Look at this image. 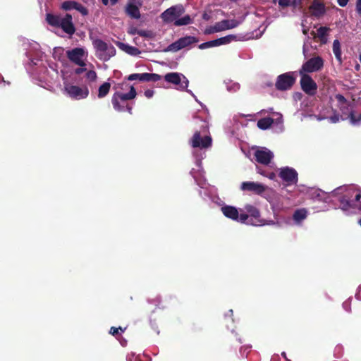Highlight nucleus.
<instances>
[{
  "label": "nucleus",
  "mask_w": 361,
  "mask_h": 361,
  "mask_svg": "<svg viewBox=\"0 0 361 361\" xmlns=\"http://www.w3.org/2000/svg\"><path fill=\"white\" fill-rule=\"evenodd\" d=\"M59 27H61L66 33L68 35L73 34L75 27L72 23V16L69 14H66L64 17H61Z\"/></svg>",
  "instance_id": "nucleus-22"
},
{
  "label": "nucleus",
  "mask_w": 361,
  "mask_h": 361,
  "mask_svg": "<svg viewBox=\"0 0 361 361\" xmlns=\"http://www.w3.org/2000/svg\"><path fill=\"white\" fill-rule=\"evenodd\" d=\"M359 59H360V61L361 62V54L360 55Z\"/></svg>",
  "instance_id": "nucleus-64"
},
{
  "label": "nucleus",
  "mask_w": 361,
  "mask_h": 361,
  "mask_svg": "<svg viewBox=\"0 0 361 361\" xmlns=\"http://www.w3.org/2000/svg\"><path fill=\"white\" fill-rule=\"evenodd\" d=\"M332 49H333V52L335 55L336 59L338 61L339 63H341V61H342L341 47V43L338 39H335L334 41Z\"/></svg>",
  "instance_id": "nucleus-30"
},
{
  "label": "nucleus",
  "mask_w": 361,
  "mask_h": 361,
  "mask_svg": "<svg viewBox=\"0 0 361 361\" xmlns=\"http://www.w3.org/2000/svg\"><path fill=\"white\" fill-rule=\"evenodd\" d=\"M334 190L330 193H327L323 190L315 189L312 190L311 192L312 198L314 200L322 201L324 202H330L331 201V197H336L338 201L340 202V195L334 194V192L336 190Z\"/></svg>",
  "instance_id": "nucleus-21"
},
{
  "label": "nucleus",
  "mask_w": 361,
  "mask_h": 361,
  "mask_svg": "<svg viewBox=\"0 0 361 361\" xmlns=\"http://www.w3.org/2000/svg\"><path fill=\"white\" fill-rule=\"evenodd\" d=\"M198 39L193 36H185L171 44L169 46V50L171 51H178L182 49L186 48L192 44L198 42Z\"/></svg>",
  "instance_id": "nucleus-17"
},
{
  "label": "nucleus",
  "mask_w": 361,
  "mask_h": 361,
  "mask_svg": "<svg viewBox=\"0 0 361 361\" xmlns=\"http://www.w3.org/2000/svg\"><path fill=\"white\" fill-rule=\"evenodd\" d=\"M348 1L349 0H337L338 4L341 7L345 6L348 4Z\"/></svg>",
  "instance_id": "nucleus-51"
},
{
  "label": "nucleus",
  "mask_w": 361,
  "mask_h": 361,
  "mask_svg": "<svg viewBox=\"0 0 361 361\" xmlns=\"http://www.w3.org/2000/svg\"><path fill=\"white\" fill-rule=\"evenodd\" d=\"M327 27H320L317 30L316 37L319 39L321 43L326 44L327 42V35L329 31Z\"/></svg>",
  "instance_id": "nucleus-27"
},
{
  "label": "nucleus",
  "mask_w": 361,
  "mask_h": 361,
  "mask_svg": "<svg viewBox=\"0 0 361 361\" xmlns=\"http://www.w3.org/2000/svg\"><path fill=\"white\" fill-rule=\"evenodd\" d=\"M189 145L193 149L192 154L196 159L197 169H192L190 174L193 176L197 184L202 188L206 186L204 178V172L202 168L201 161L205 157V151L212 147V139L209 135L200 131H195L191 138L189 140Z\"/></svg>",
  "instance_id": "nucleus-3"
},
{
  "label": "nucleus",
  "mask_w": 361,
  "mask_h": 361,
  "mask_svg": "<svg viewBox=\"0 0 361 361\" xmlns=\"http://www.w3.org/2000/svg\"><path fill=\"white\" fill-rule=\"evenodd\" d=\"M137 35L144 37L145 38L151 39L153 37L152 32L146 30H139L137 31Z\"/></svg>",
  "instance_id": "nucleus-42"
},
{
  "label": "nucleus",
  "mask_w": 361,
  "mask_h": 361,
  "mask_svg": "<svg viewBox=\"0 0 361 361\" xmlns=\"http://www.w3.org/2000/svg\"><path fill=\"white\" fill-rule=\"evenodd\" d=\"M138 30L136 29V28H132L130 29V30L129 31V33L131 34V35H137V31Z\"/></svg>",
  "instance_id": "nucleus-53"
},
{
  "label": "nucleus",
  "mask_w": 361,
  "mask_h": 361,
  "mask_svg": "<svg viewBox=\"0 0 361 361\" xmlns=\"http://www.w3.org/2000/svg\"><path fill=\"white\" fill-rule=\"evenodd\" d=\"M118 45L120 49L131 56H137L140 54V51L135 47L130 46L121 42H119Z\"/></svg>",
  "instance_id": "nucleus-26"
},
{
  "label": "nucleus",
  "mask_w": 361,
  "mask_h": 361,
  "mask_svg": "<svg viewBox=\"0 0 361 361\" xmlns=\"http://www.w3.org/2000/svg\"><path fill=\"white\" fill-rule=\"evenodd\" d=\"M237 39V37L234 35H228L227 36L220 37L216 39V46L227 44Z\"/></svg>",
  "instance_id": "nucleus-33"
},
{
  "label": "nucleus",
  "mask_w": 361,
  "mask_h": 361,
  "mask_svg": "<svg viewBox=\"0 0 361 361\" xmlns=\"http://www.w3.org/2000/svg\"><path fill=\"white\" fill-rule=\"evenodd\" d=\"M301 75L300 85L302 90L309 95H314L316 93L317 85L312 78L303 73Z\"/></svg>",
  "instance_id": "nucleus-19"
},
{
  "label": "nucleus",
  "mask_w": 361,
  "mask_h": 361,
  "mask_svg": "<svg viewBox=\"0 0 361 361\" xmlns=\"http://www.w3.org/2000/svg\"><path fill=\"white\" fill-rule=\"evenodd\" d=\"M118 0H110V2L112 5L116 4Z\"/></svg>",
  "instance_id": "nucleus-56"
},
{
  "label": "nucleus",
  "mask_w": 361,
  "mask_h": 361,
  "mask_svg": "<svg viewBox=\"0 0 361 361\" xmlns=\"http://www.w3.org/2000/svg\"><path fill=\"white\" fill-rule=\"evenodd\" d=\"M242 20H238L235 19L231 20H223L221 21L217 22V30L224 31L226 30H230L238 27L241 23Z\"/></svg>",
  "instance_id": "nucleus-23"
},
{
  "label": "nucleus",
  "mask_w": 361,
  "mask_h": 361,
  "mask_svg": "<svg viewBox=\"0 0 361 361\" xmlns=\"http://www.w3.org/2000/svg\"><path fill=\"white\" fill-rule=\"evenodd\" d=\"M279 176L286 185H295L298 183V172L292 167L285 166L279 169Z\"/></svg>",
  "instance_id": "nucleus-14"
},
{
  "label": "nucleus",
  "mask_w": 361,
  "mask_h": 361,
  "mask_svg": "<svg viewBox=\"0 0 361 361\" xmlns=\"http://www.w3.org/2000/svg\"><path fill=\"white\" fill-rule=\"evenodd\" d=\"M191 23H192V19L189 15H185L182 18L178 17V20L174 22L176 26L187 25Z\"/></svg>",
  "instance_id": "nucleus-35"
},
{
  "label": "nucleus",
  "mask_w": 361,
  "mask_h": 361,
  "mask_svg": "<svg viewBox=\"0 0 361 361\" xmlns=\"http://www.w3.org/2000/svg\"><path fill=\"white\" fill-rule=\"evenodd\" d=\"M295 80V73L288 72L278 76L276 87L279 90H286L292 87Z\"/></svg>",
  "instance_id": "nucleus-16"
},
{
  "label": "nucleus",
  "mask_w": 361,
  "mask_h": 361,
  "mask_svg": "<svg viewBox=\"0 0 361 361\" xmlns=\"http://www.w3.org/2000/svg\"><path fill=\"white\" fill-rule=\"evenodd\" d=\"M308 216L309 211L307 209L304 207L296 209L288 224L290 226L302 227Z\"/></svg>",
  "instance_id": "nucleus-15"
},
{
  "label": "nucleus",
  "mask_w": 361,
  "mask_h": 361,
  "mask_svg": "<svg viewBox=\"0 0 361 361\" xmlns=\"http://www.w3.org/2000/svg\"><path fill=\"white\" fill-rule=\"evenodd\" d=\"M224 84L226 87V90L231 93H235L238 92L240 87L239 83L228 79L225 80L224 81Z\"/></svg>",
  "instance_id": "nucleus-28"
},
{
  "label": "nucleus",
  "mask_w": 361,
  "mask_h": 361,
  "mask_svg": "<svg viewBox=\"0 0 361 361\" xmlns=\"http://www.w3.org/2000/svg\"><path fill=\"white\" fill-rule=\"evenodd\" d=\"M39 44L34 42L27 52V72L38 81V85L47 90H52L60 86L59 74L56 63L49 62L47 56L39 49Z\"/></svg>",
  "instance_id": "nucleus-1"
},
{
  "label": "nucleus",
  "mask_w": 361,
  "mask_h": 361,
  "mask_svg": "<svg viewBox=\"0 0 361 361\" xmlns=\"http://www.w3.org/2000/svg\"><path fill=\"white\" fill-rule=\"evenodd\" d=\"M164 78L167 82L174 85L177 90H186L202 105L192 92L188 89L189 81L183 74L176 72L169 73Z\"/></svg>",
  "instance_id": "nucleus-9"
},
{
  "label": "nucleus",
  "mask_w": 361,
  "mask_h": 361,
  "mask_svg": "<svg viewBox=\"0 0 361 361\" xmlns=\"http://www.w3.org/2000/svg\"><path fill=\"white\" fill-rule=\"evenodd\" d=\"M85 73V78L86 80V82L87 83V86L90 87H92L93 84L97 81V74L95 72V71L92 68V65L89 63L87 65V70L84 71Z\"/></svg>",
  "instance_id": "nucleus-24"
},
{
  "label": "nucleus",
  "mask_w": 361,
  "mask_h": 361,
  "mask_svg": "<svg viewBox=\"0 0 361 361\" xmlns=\"http://www.w3.org/2000/svg\"><path fill=\"white\" fill-rule=\"evenodd\" d=\"M146 78V73H133L130 74L128 77V80L133 81L138 80L140 81H145Z\"/></svg>",
  "instance_id": "nucleus-38"
},
{
  "label": "nucleus",
  "mask_w": 361,
  "mask_h": 361,
  "mask_svg": "<svg viewBox=\"0 0 361 361\" xmlns=\"http://www.w3.org/2000/svg\"><path fill=\"white\" fill-rule=\"evenodd\" d=\"M221 211L226 217L242 224L247 222L249 217L247 214L243 213V210L240 209L239 212L233 206L224 205L221 207Z\"/></svg>",
  "instance_id": "nucleus-12"
},
{
  "label": "nucleus",
  "mask_w": 361,
  "mask_h": 361,
  "mask_svg": "<svg viewBox=\"0 0 361 361\" xmlns=\"http://www.w3.org/2000/svg\"><path fill=\"white\" fill-rule=\"evenodd\" d=\"M116 91H122V92H129V90H121V89H114Z\"/></svg>",
  "instance_id": "nucleus-54"
},
{
  "label": "nucleus",
  "mask_w": 361,
  "mask_h": 361,
  "mask_svg": "<svg viewBox=\"0 0 361 361\" xmlns=\"http://www.w3.org/2000/svg\"><path fill=\"white\" fill-rule=\"evenodd\" d=\"M145 81H158L161 80V75L156 73H146Z\"/></svg>",
  "instance_id": "nucleus-41"
},
{
  "label": "nucleus",
  "mask_w": 361,
  "mask_h": 361,
  "mask_svg": "<svg viewBox=\"0 0 361 361\" xmlns=\"http://www.w3.org/2000/svg\"><path fill=\"white\" fill-rule=\"evenodd\" d=\"M125 329H122L121 327L116 328V327H111L110 329L109 333L114 336L118 334V331L120 330L121 332H123L125 331Z\"/></svg>",
  "instance_id": "nucleus-45"
},
{
  "label": "nucleus",
  "mask_w": 361,
  "mask_h": 361,
  "mask_svg": "<svg viewBox=\"0 0 361 361\" xmlns=\"http://www.w3.org/2000/svg\"><path fill=\"white\" fill-rule=\"evenodd\" d=\"M240 189L243 191H249L255 195H260L266 198L274 207H279L275 204L270 194L274 193L273 189L262 183L253 181L243 182L240 185Z\"/></svg>",
  "instance_id": "nucleus-7"
},
{
  "label": "nucleus",
  "mask_w": 361,
  "mask_h": 361,
  "mask_svg": "<svg viewBox=\"0 0 361 361\" xmlns=\"http://www.w3.org/2000/svg\"><path fill=\"white\" fill-rule=\"evenodd\" d=\"M102 1L104 5H107L109 3V0H102Z\"/></svg>",
  "instance_id": "nucleus-59"
},
{
  "label": "nucleus",
  "mask_w": 361,
  "mask_h": 361,
  "mask_svg": "<svg viewBox=\"0 0 361 361\" xmlns=\"http://www.w3.org/2000/svg\"><path fill=\"white\" fill-rule=\"evenodd\" d=\"M144 94L145 96L147 97V98H152L154 94V91L152 90H147L145 91L144 92Z\"/></svg>",
  "instance_id": "nucleus-46"
},
{
  "label": "nucleus",
  "mask_w": 361,
  "mask_h": 361,
  "mask_svg": "<svg viewBox=\"0 0 361 361\" xmlns=\"http://www.w3.org/2000/svg\"><path fill=\"white\" fill-rule=\"evenodd\" d=\"M350 301L348 300L343 303V307L346 311L350 310Z\"/></svg>",
  "instance_id": "nucleus-48"
},
{
  "label": "nucleus",
  "mask_w": 361,
  "mask_h": 361,
  "mask_svg": "<svg viewBox=\"0 0 361 361\" xmlns=\"http://www.w3.org/2000/svg\"><path fill=\"white\" fill-rule=\"evenodd\" d=\"M111 88V83L105 82L102 84L98 88L97 97L99 99L105 97L109 92Z\"/></svg>",
  "instance_id": "nucleus-29"
},
{
  "label": "nucleus",
  "mask_w": 361,
  "mask_h": 361,
  "mask_svg": "<svg viewBox=\"0 0 361 361\" xmlns=\"http://www.w3.org/2000/svg\"><path fill=\"white\" fill-rule=\"evenodd\" d=\"M306 51H307V50H306V45H305V44H304V45H303V54H304V55H305V54H306Z\"/></svg>",
  "instance_id": "nucleus-58"
},
{
  "label": "nucleus",
  "mask_w": 361,
  "mask_h": 361,
  "mask_svg": "<svg viewBox=\"0 0 361 361\" xmlns=\"http://www.w3.org/2000/svg\"><path fill=\"white\" fill-rule=\"evenodd\" d=\"M302 32L305 35H307V30L305 29H303Z\"/></svg>",
  "instance_id": "nucleus-61"
},
{
  "label": "nucleus",
  "mask_w": 361,
  "mask_h": 361,
  "mask_svg": "<svg viewBox=\"0 0 361 361\" xmlns=\"http://www.w3.org/2000/svg\"><path fill=\"white\" fill-rule=\"evenodd\" d=\"M276 118H275L276 123L277 124H282L283 123V117L281 114L276 113Z\"/></svg>",
  "instance_id": "nucleus-47"
},
{
  "label": "nucleus",
  "mask_w": 361,
  "mask_h": 361,
  "mask_svg": "<svg viewBox=\"0 0 361 361\" xmlns=\"http://www.w3.org/2000/svg\"><path fill=\"white\" fill-rule=\"evenodd\" d=\"M76 3L73 1H66L62 3L61 8L66 11L75 9Z\"/></svg>",
  "instance_id": "nucleus-39"
},
{
  "label": "nucleus",
  "mask_w": 361,
  "mask_h": 361,
  "mask_svg": "<svg viewBox=\"0 0 361 361\" xmlns=\"http://www.w3.org/2000/svg\"><path fill=\"white\" fill-rule=\"evenodd\" d=\"M281 355L286 360V361H290L288 360L287 358H286V353L285 352H283L281 353Z\"/></svg>",
  "instance_id": "nucleus-57"
},
{
  "label": "nucleus",
  "mask_w": 361,
  "mask_h": 361,
  "mask_svg": "<svg viewBox=\"0 0 361 361\" xmlns=\"http://www.w3.org/2000/svg\"><path fill=\"white\" fill-rule=\"evenodd\" d=\"M265 177L268 178L270 180H275L276 175L274 172L267 173V175H265Z\"/></svg>",
  "instance_id": "nucleus-50"
},
{
  "label": "nucleus",
  "mask_w": 361,
  "mask_h": 361,
  "mask_svg": "<svg viewBox=\"0 0 361 361\" xmlns=\"http://www.w3.org/2000/svg\"><path fill=\"white\" fill-rule=\"evenodd\" d=\"M330 106L322 107L315 117L318 121L328 120L331 123H336L341 120L350 119L353 126L361 123V114L356 115L353 106L341 94H336L330 99Z\"/></svg>",
  "instance_id": "nucleus-2"
},
{
  "label": "nucleus",
  "mask_w": 361,
  "mask_h": 361,
  "mask_svg": "<svg viewBox=\"0 0 361 361\" xmlns=\"http://www.w3.org/2000/svg\"><path fill=\"white\" fill-rule=\"evenodd\" d=\"M114 89L129 90V92L116 91L111 98V102L114 109L118 111H128L132 114V107L127 104L128 101L135 98L137 92L135 88L128 82L117 83L114 86Z\"/></svg>",
  "instance_id": "nucleus-5"
},
{
  "label": "nucleus",
  "mask_w": 361,
  "mask_h": 361,
  "mask_svg": "<svg viewBox=\"0 0 361 361\" xmlns=\"http://www.w3.org/2000/svg\"><path fill=\"white\" fill-rule=\"evenodd\" d=\"M93 45L96 49L97 56L102 61H106L116 54L114 47L101 39L94 40Z\"/></svg>",
  "instance_id": "nucleus-11"
},
{
  "label": "nucleus",
  "mask_w": 361,
  "mask_h": 361,
  "mask_svg": "<svg viewBox=\"0 0 361 361\" xmlns=\"http://www.w3.org/2000/svg\"><path fill=\"white\" fill-rule=\"evenodd\" d=\"M244 209L245 210V214L248 215V219L247 222L244 224L247 225H252L255 226H259L264 225H274L275 222L274 221H267L264 219H260L259 212L255 207L247 204L245 206Z\"/></svg>",
  "instance_id": "nucleus-10"
},
{
  "label": "nucleus",
  "mask_w": 361,
  "mask_h": 361,
  "mask_svg": "<svg viewBox=\"0 0 361 361\" xmlns=\"http://www.w3.org/2000/svg\"><path fill=\"white\" fill-rule=\"evenodd\" d=\"M334 194L340 195V209L347 215L361 212V188L357 185L338 187Z\"/></svg>",
  "instance_id": "nucleus-4"
},
{
  "label": "nucleus",
  "mask_w": 361,
  "mask_h": 361,
  "mask_svg": "<svg viewBox=\"0 0 361 361\" xmlns=\"http://www.w3.org/2000/svg\"><path fill=\"white\" fill-rule=\"evenodd\" d=\"M356 11L359 14V16H361V0H357Z\"/></svg>",
  "instance_id": "nucleus-49"
},
{
  "label": "nucleus",
  "mask_w": 361,
  "mask_h": 361,
  "mask_svg": "<svg viewBox=\"0 0 361 361\" xmlns=\"http://www.w3.org/2000/svg\"><path fill=\"white\" fill-rule=\"evenodd\" d=\"M126 11L129 16L134 18H140V11L136 6L129 4L126 8Z\"/></svg>",
  "instance_id": "nucleus-36"
},
{
  "label": "nucleus",
  "mask_w": 361,
  "mask_h": 361,
  "mask_svg": "<svg viewBox=\"0 0 361 361\" xmlns=\"http://www.w3.org/2000/svg\"><path fill=\"white\" fill-rule=\"evenodd\" d=\"M68 59L79 67L74 70L76 75H80L87 70L88 52L83 47H76L66 51Z\"/></svg>",
  "instance_id": "nucleus-6"
},
{
  "label": "nucleus",
  "mask_w": 361,
  "mask_h": 361,
  "mask_svg": "<svg viewBox=\"0 0 361 361\" xmlns=\"http://www.w3.org/2000/svg\"><path fill=\"white\" fill-rule=\"evenodd\" d=\"M53 58L59 61H63L65 60L64 49L62 47H54L52 52Z\"/></svg>",
  "instance_id": "nucleus-31"
},
{
  "label": "nucleus",
  "mask_w": 361,
  "mask_h": 361,
  "mask_svg": "<svg viewBox=\"0 0 361 361\" xmlns=\"http://www.w3.org/2000/svg\"><path fill=\"white\" fill-rule=\"evenodd\" d=\"M214 47H217L216 39L200 44L199 45V49H205Z\"/></svg>",
  "instance_id": "nucleus-40"
},
{
  "label": "nucleus",
  "mask_w": 361,
  "mask_h": 361,
  "mask_svg": "<svg viewBox=\"0 0 361 361\" xmlns=\"http://www.w3.org/2000/svg\"><path fill=\"white\" fill-rule=\"evenodd\" d=\"M75 10L78 11L80 13H81L83 16H86L88 13L87 9L82 6L81 4L76 3V6L75 8Z\"/></svg>",
  "instance_id": "nucleus-43"
},
{
  "label": "nucleus",
  "mask_w": 361,
  "mask_h": 361,
  "mask_svg": "<svg viewBox=\"0 0 361 361\" xmlns=\"http://www.w3.org/2000/svg\"><path fill=\"white\" fill-rule=\"evenodd\" d=\"M324 66V61L320 56L310 59L302 66L300 73H312L319 71Z\"/></svg>",
  "instance_id": "nucleus-18"
},
{
  "label": "nucleus",
  "mask_w": 361,
  "mask_h": 361,
  "mask_svg": "<svg viewBox=\"0 0 361 361\" xmlns=\"http://www.w3.org/2000/svg\"><path fill=\"white\" fill-rule=\"evenodd\" d=\"M257 171L258 173H259L260 175H262L264 177H265V175H267V173L264 170H262L259 167H257Z\"/></svg>",
  "instance_id": "nucleus-52"
},
{
  "label": "nucleus",
  "mask_w": 361,
  "mask_h": 361,
  "mask_svg": "<svg viewBox=\"0 0 361 361\" xmlns=\"http://www.w3.org/2000/svg\"><path fill=\"white\" fill-rule=\"evenodd\" d=\"M310 11L312 16L319 17L324 14L325 8L322 4L314 1L310 6Z\"/></svg>",
  "instance_id": "nucleus-25"
},
{
  "label": "nucleus",
  "mask_w": 361,
  "mask_h": 361,
  "mask_svg": "<svg viewBox=\"0 0 361 361\" xmlns=\"http://www.w3.org/2000/svg\"><path fill=\"white\" fill-rule=\"evenodd\" d=\"M274 123V119L269 117L261 118L257 121V126L262 130L268 129Z\"/></svg>",
  "instance_id": "nucleus-32"
},
{
  "label": "nucleus",
  "mask_w": 361,
  "mask_h": 361,
  "mask_svg": "<svg viewBox=\"0 0 361 361\" xmlns=\"http://www.w3.org/2000/svg\"><path fill=\"white\" fill-rule=\"evenodd\" d=\"M302 0H279V4L282 7L293 6L297 7L300 4Z\"/></svg>",
  "instance_id": "nucleus-37"
},
{
  "label": "nucleus",
  "mask_w": 361,
  "mask_h": 361,
  "mask_svg": "<svg viewBox=\"0 0 361 361\" xmlns=\"http://www.w3.org/2000/svg\"><path fill=\"white\" fill-rule=\"evenodd\" d=\"M63 92L64 94L75 100L85 99L88 97L90 90L87 85L78 86L67 82L63 75Z\"/></svg>",
  "instance_id": "nucleus-8"
},
{
  "label": "nucleus",
  "mask_w": 361,
  "mask_h": 361,
  "mask_svg": "<svg viewBox=\"0 0 361 361\" xmlns=\"http://www.w3.org/2000/svg\"><path fill=\"white\" fill-rule=\"evenodd\" d=\"M219 30H217V23H215L214 26H212L209 28H207L204 31L205 34H212L215 32H219Z\"/></svg>",
  "instance_id": "nucleus-44"
},
{
  "label": "nucleus",
  "mask_w": 361,
  "mask_h": 361,
  "mask_svg": "<svg viewBox=\"0 0 361 361\" xmlns=\"http://www.w3.org/2000/svg\"><path fill=\"white\" fill-rule=\"evenodd\" d=\"M207 130H208V126H206V127L204 128V131H205V132H206V131H207Z\"/></svg>",
  "instance_id": "nucleus-62"
},
{
  "label": "nucleus",
  "mask_w": 361,
  "mask_h": 361,
  "mask_svg": "<svg viewBox=\"0 0 361 361\" xmlns=\"http://www.w3.org/2000/svg\"><path fill=\"white\" fill-rule=\"evenodd\" d=\"M203 18H204V19H207V16L206 14H204V16H203Z\"/></svg>",
  "instance_id": "nucleus-60"
},
{
  "label": "nucleus",
  "mask_w": 361,
  "mask_h": 361,
  "mask_svg": "<svg viewBox=\"0 0 361 361\" xmlns=\"http://www.w3.org/2000/svg\"><path fill=\"white\" fill-rule=\"evenodd\" d=\"M278 355H274L272 357H271V361H276V360L278 358Z\"/></svg>",
  "instance_id": "nucleus-55"
},
{
  "label": "nucleus",
  "mask_w": 361,
  "mask_h": 361,
  "mask_svg": "<svg viewBox=\"0 0 361 361\" xmlns=\"http://www.w3.org/2000/svg\"><path fill=\"white\" fill-rule=\"evenodd\" d=\"M358 224L361 226V219L358 221Z\"/></svg>",
  "instance_id": "nucleus-63"
},
{
  "label": "nucleus",
  "mask_w": 361,
  "mask_h": 361,
  "mask_svg": "<svg viewBox=\"0 0 361 361\" xmlns=\"http://www.w3.org/2000/svg\"><path fill=\"white\" fill-rule=\"evenodd\" d=\"M255 157L257 162L268 165L274 157L271 151L266 147H257L255 152Z\"/></svg>",
  "instance_id": "nucleus-20"
},
{
  "label": "nucleus",
  "mask_w": 361,
  "mask_h": 361,
  "mask_svg": "<svg viewBox=\"0 0 361 361\" xmlns=\"http://www.w3.org/2000/svg\"><path fill=\"white\" fill-rule=\"evenodd\" d=\"M61 18V17L59 16L48 13L47 14L46 20L49 25L55 27H59Z\"/></svg>",
  "instance_id": "nucleus-34"
},
{
  "label": "nucleus",
  "mask_w": 361,
  "mask_h": 361,
  "mask_svg": "<svg viewBox=\"0 0 361 361\" xmlns=\"http://www.w3.org/2000/svg\"><path fill=\"white\" fill-rule=\"evenodd\" d=\"M184 12V7L181 4H177L164 11L161 14V18L165 23H174Z\"/></svg>",
  "instance_id": "nucleus-13"
}]
</instances>
